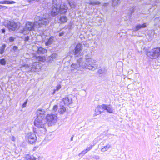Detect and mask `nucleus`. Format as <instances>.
Segmentation results:
<instances>
[{
  "mask_svg": "<svg viewBox=\"0 0 160 160\" xmlns=\"http://www.w3.org/2000/svg\"><path fill=\"white\" fill-rule=\"evenodd\" d=\"M82 45L80 43H78L77 44L75 48L74 54L75 57H77L80 53L81 50L82 49Z\"/></svg>",
  "mask_w": 160,
  "mask_h": 160,
  "instance_id": "obj_12",
  "label": "nucleus"
},
{
  "mask_svg": "<svg viewBox=\"0 0 160 160\" xmlns=\"http://www.w3.org/2000/svg\"><path fill=\"white\" fill-rule=\"evenodd\" d=\"M94 146V145H91L89 147H87L86 149H84L83 150L81 153V154H83L84 155L86 154L88 152L90 151L92 148V147Z\"/></svg>",
  "mask_w": 160,
  "mask_h": 160,
  "instance_id": "obj_17",
  "label": "nucleus"
},
{
  "mask_svg": "<svg viewBox=\"0 0 160 160\" xmlns=\"http://www.w3.org/2000/svg\"><path fill=\"white\" fill-rule=\"evenodd\" d=\"M110 145H107L104 146L103 148H102L101 149V151L102 152H104L108 149L110 147Z\"/></svg>",
  "mask_w": 160,
  "mask_h": 160,
  "instance_id": "obj_25",
  "label": "nucleus"
},
{
  "mask_svg": "<svg viewBox=\"0 0 160 160\" xmlns=\"http://www.w3.org/2000/svg\"><path fill=\"white\" fill-rule=\"evenodd\" d=\"M7 27L10 31H14L18 28V26L15 22L9 21L8 23Z\"/></svg>",
  "mask_w": 160,
  "mask_h": 160,
  "instance_id": "obj_10",
  "label": "nucleus"
},
{
  "mask_svg": "<svg viewBox=\"0 0 160 160\" xmlns=\"http://www.w3.org/2000/svg\"><path fill=\"white\" fill-rule=\"evenodd\" d=\"M15 3L13 1H9L4 0L0 2V4H11Z\"/></svg>",
  "mask_w": 160,
  "mask_h": 160,
  "instance_id": "obj_21",
  "label": "nucleus"
},
{
  "mask_svg": "<svg viewBox=\"0 0 160 160\" xmlns=\"http://www.w3.org/2000/svg\"><path fill=\"white\" fill-rule=\"evenodd\" d=\"M6 61L4 58H2L0 60V63L1 64L3 65H5Z\"/></svg>",
  "mask_w": 160,
  "mask_h": 160,
  "instance_id": "obj_29",
  "label": "nucleus"
},
{
  "mask_svg": "<svg viewBox=\"0 0 160 160\" xmlns=\"http://www.w3.org/2000/svg\"><path fill=\"white\" fill-rule=\"evenodd\" d=\"M29 37L28 36L25 37V38L24 39V40L25 42L28 41H29Z\"/></svg>",
  "mask_w": 160,
  "mask_h": 160,
  "instance_id": "obj_37",
  "label": "nucleus"
},
{
  "mask_svg": "<svg viewBox=\"0 0 160 160\" xmlns=\"http://www.w3.org/2000/svg\"><path fill=\"white\" fill-rule=\"evenodd\" d=\"M120 0H113L112 5V6H117L119 3Z\"/></svg>",
  "mask_w": 160,
  "mask_h": 160,
  "instance_id": "obj_26",
  "label": "nucleus"
},
{
  "mask_svg": "<svg viewBox=\"0 0 160 160\" xmlns=\"http://www.w3.org/2000/svg\"><path fill=\"white\" fill-rule=\"evenodd\" d=\"M46 123L45 119H41L40 118H36L34 122V124L35 126L38 128H42L45 132L46 129L45 128V125Z\"/></svg>",
  "mask_w": 160,
  "mask_h": 160,
  "instance_id": "obj_6",
  "label": "nucleus"
},
{
  "mask_svg": "<svg viewBox=\"0 0 160 160\" xmlns=\"http://www.w3.org/2000/svg\"><path fill=\"white\" fill-rule=\"evenodd\" d=\"M14 38L13 37H10L9 38V41L10 42H12L14 41Z\"/></svg>",
  "mask_w": 160,
  "mask_h": 160,
  "instance_id": "obj_38",
  "label": "nucleus"
},
{
  "mask_svg": "<svg viewBox=\"0 0 160 160\" xmlns=\"http://www.w3.org/2000/svg\"><path fill=\"white\" fill-rule=\"evenodd\" d=\"M54 37H51L48 41L45 43V45L46 46H48L52 44L54 40Z\"/></svg>",
  "mask_w": 160,
  "mask_h": 160,
  "instance_id": "obj_19",
  "label": "nucleus"
},
{
  "mask_svg": "<svg viewBox=\"0 0 160 160\" xmlns=\"http://www.w3.org/2000/svg\"><path fill=\"white\" fill-rule=\"evenodd\" d=\"M52 4H53V5L54 6H58V4L57 2V0H52Z\"/></svg>",
  "mask_w": 160,
  "mask_h": 160,
  "instance_id": "obj_30",
  "label": "nucleus"
},
{
  "mask_svg": "<svg viewBox=\"0 0 160 160\" xmlns=\"http://www.w3.org/2000/svg\"><path fill=\"white\" fill-rule=\"evenodd\" d=\"M110 112H111H111H112V111H111V110Z\"/></svg>",
  "mask_w": 160,
  "mask_h": 160,
  "instance_id": "obj_51",
  "label": "nucleus"
},
{
  "mask_svg": "<svg viewBox=\"0 0 160 160\" xmlns=\"http://www.w3.org/2000/svg\"><path fill=\"white\" fill-rule=\"evenodd\" d=\"M60 21L62 23H64L67 22V18L65 16H62L60 17Z\"/></svg>",
  "mask_w": 160,
  "mask_h": 160,
  "instance_id": "obj_23",
  "label": "nucleus"
},
{
  "mask_svg": "<svg viewBox=\"0 0 160 160\" xmlns=\"http://www.w3.org/2000/svg\"><path fill=\"white\" fill-rule=\"evenodd\" d=\"M41 63L39 62H33L31 65H28V64L24 65L22 67H25L26 70L28 71L32 72L38 71L41 67Z\"/></svg>",
  "mask_w": 160,
  "mask_h": 160,
  "instance_id": "obj_3",
  "label": "nucleus"
},
{
  "mask_svg": "<svg viewBox=\"0 0 160 160\" xmlns=\"http://www.w3.org/2000/svg\"><path fill=\"white\" fill-rule=\"evenodd\" d=\"M64 34V33L63 32H61V33H59V36H63Z\"/></svg>",
  "mask_w": 160,
  "mask_h": 160,
  "instance_id": "obj_46",
  "label": "nucleus"
},
{
  "mask_svg": "<svg viewBox=\"0 0 160 160\" xmlns=\"http://www.w3.org/2000/svg\"><path fill=\"white\" fill-rule=\"evenodd\" d=\"M90 5H99L100 3L98 1H90L89 3Z\"/></svg>",
  "mask_w": 160,
  "mask_h": 160,
  "instance_id": "obj_28",
  "label": "nucleus"
},
{
  "mask_svg": "<svg viewBox=\"0 0 160 160\" xmlns=\"http://www.w3.org/2000/svg\"><path fill=\"white\" fill-rule=\"evenodd\" d=\"M45 111L44 109H38L37 111V118H40L45 119Z\"/></svg>",
  "mask_w": 160,
  "mask_h": 160,
  "instance_id": "obj_11",
  "label": "nucleus"
},
{
  "mask_svg": "<svg viewBox=\"0 0 160 160\" xmlns=\"http://www.w3.org/2000/svg\"><path fill=\"white\" fill-rule=\"evenodd\" d=\"M26 138L30 143H34L37 139L36 134L32 132L28 133L26 136Z\"/></svg>",
  "mask_w": 160,
  "mask_h": 160,
  "instance_id": "obj_9",
  "label": "nucleus"
},
{
  "mask_svg": "<svg viewBox=\"0 0 160 160\" xmlns=\"http://www.w3.org/2000/svg\"><path fill=\"white\" fill-rule=\"evenodd\" d=\"M46 118L48 126H52L56 122L57 117L56 115L48 114Z\"/></svg>",
  "mask_w": 160,
  "mask_h": 160,
  "instance_id": "obj_7",
  "label": "nucleus"
},
{
  "mask_svg": "<svg viewBox=\"0 0 160 160\" xmlns=\"http://www.w3.org/2000/svg\"><path fill=\"white\" fill-rule=\"evenodd\" d=\"M56 55V54H52L51 55V57L52 58L55 57Z\"/></svg>",
  "mask_w": 160,
  "mask_h": 160,
  "instance_id": "obj_45",
  "label": "nucleus"
},
{
  "mask_svg": "<svg viewBox=\"0 0 160 160\" xmlns=\"http://www.w3.org/2000/svg\"><path fill=\"white\" fill-rule=\"evenodd\" d=\"M157 20H159L160 21V20L159 19V18H156L155 19V22H157Z\"/></svg>",
  "mask_w": 160,
  "mask_h": 160,
  "instance_id": "obj_44",
  "label": "nucleus"
},
{
  "mask_svg": "<svg viewBox=\"0 0 160 160\" xmlns=\"http://www.w3.org/2000/svg\"><path fill=\"white\" fill-rule=\"evenodd\" d=\"M73 136H72L71 138V141H72L73 139Z\"/></svg>",
  "mask_w": 160,
  "mask_h": 160,
  "instance_id": "obj_49",
  "label": "nucleus"
},
{
  "mask_svg": "<svg viewBox=\"0 0 160 160\" xmlns=\"http://www.w3.org/2000/svg\"><path fill=\"white\" fill-rule=\"evenodd\" d=\"M106 110L108 112L110 113V108L108 106L103 104L102 106H98L96 108L95 112L98 115Z\"/></svg>",
  "mask_w": 160,
  "mask_h": 160,
  "instance_id": "obj_8",
  "label": "nucleus"
},
{
  "mask_svg": "<svg viewBox=\"0 0 160 160\" xmlns=\"http://www.w3.org/2000/svg\"><path fill=\"white\" fill-rule=\"evenodd\" d=\"M58 108V106L57 105H54L53 108L52 112H55Z\"/></svg>",
  "mask_w": 160,
  "mask_h": 160,
  "instance_id": "obj_34",
  "label": "nucleus"
},
{
  "mask_svg": "<svg viewBox=\"0 0 160 160\" xmlns=\"http://www.w3.org/2000/svg\"><path fill=\"white\" fill-rule=\"evenodd\" d=\"M86 62H84L82 58H80L77 61V63H73L71 66V71L72 72H76L77 71H82L86 69L94 71L98 67L96 61L92 58H87L86 56Z\"/></svg>",
  "mask_w": 160,
  "mask_h": 160,
  "instance_id": "obj_1",
  "label": "nucleus"
},
{
  "mask_svg": "<svg viewBox=\"0 0 160 160\" xmlns=\"http://www.w3.org/2000/svg\"><path fill=\"white\" fill-rule=\"evenodd\" d=\"M6 45L5 44H3L2 46L0 48V53L1 54H3L4 52Z\"/></svg>",
  "mask_w": 160,
  "mask_h": 160,
  "instance_id": "obj_22",
  "label": "nucleus"
},
{
  "mask_svg": "<svg viewBox=\"0 0 160 160\" xmlns=\"http://www.w3.org/2000/svg\"><path fill=\"white\" fill-rule=\"evenodd\" d=\"M27 103V100H26V102H25L22 104V107H25L26 106V105Z\"/></svg>",
  "mask_w": 160,
  "mask_h": 160,
  "instance_id": "obj_39",
  "label": "nucleus"
},
{
  "mask_svg": "<svg viewBox=\"0 0 160 160\" xmlns=\"http://www.w3.org/2000/svg\"><path fill=\"white\" fill-rule=\"evenodd\" d=\"M2 33H4L5 32V29H2Z\"/></svg>",
  "mask_w": 160,
  "mask_h": 160,
  "instance_id": "obj_48",
  "label": "nucleus"
},
{
  "mask_svg": "<svg viewBox=\"0 0 160 160\" xmlns=\"http://www.w3.org/2000/svg\"><path fill=\"white\" fill-rule=\"evenodd\" d=\"M135 7H132L130 9V15H131L132 13L135 11Z\"/></svg>",
  "mask_w": 160,
  "mask_h": 160,
  "instance_id": "obj_32",
  "label": "nucleus"
},
{
  "mask_svg": "<svg viewBox=\"0 0 160 160\" xmlns=\"http://www.w3.org/2000/svg\"><path fill=\"white\" fill-rule=\"evenodd\" d=\"M147 56L151 59H156L160 57V48L157 47L148 51Z\"/></svg>",
  "mask_w": 160,
  "mask_h": 160,
  "instance_id": "obj_4",
  "label": "nucleus"
},
{
  "mask_svg": "<svg viewBox=\"0 0 160 160\" xmlns=\"http://www.w3.org/2000/svg\"><path fill=\"white\" fill-rule=\"evenodd\" d=\"M28 2L30 3H33L36 1H38L37 0H28Z\"/></svg>",
  "mask_w": 160,
  "mask_h": 160,
  "instance_id": "obj_40",
  "label": "nucleus"
},
{
  "mask_svg": "<svg viewBox=\"0 0 160 160\" xmlns=\"http://www.w3.org/2000/svg\"><path fill=\"white\" fill-rule=\"evenodd\" d=\"M1 8H3L4 9H6L7 8V7L5 6L0 5Z\"/></svg>",
  "mask_w": 160,
  "mask_h": 160,
  "instance_id": "obj_43",
  "label": "nucleus"
},
{
  "mask_svg": "<svg viewBox=\"0 0 160 160\" xmlns=\"http://www.w3.org/2000/svg\"><path fill=\"white\" fill-rule=\"evenodd\" d=\"M98 138H97L95 139L94 140V142H95V141H97V139H98Z\"/></svg>",
  "mask_w": 160,
  "mask_h": 160,
  "instance_id": "obj_50",
  "label": "nucleus"
},
{
  "mask_svg": "<svg viewBox=\"0 0 160 160\" xmlns=\"http://www.w3.org/2000/svg\"><path fill=\"white\" fill-rule=\"evenodd\" d=\"M69 4L71 6V8H74L75 6V4H72V3L71 2H69Z\"/></svg>",
  "mask_w": 160,
  "mask_h": 160,
  "instance_id": "obj_36",
  "label": "nucleus"
},
{
  "mask_svg": "<svg viewBox=\"0 0 160 160\" xmlns=\"http://www.w3.org/2000/svg\"><path fill=\"white\" fill-rule=\"evenodd\" d=\"M51 5H52L50 2H47V4H45L44 6L43 5V7L44 8H48L50 9L51 7Z\"/></svg>",
  "mask_w": 160,
  "mask_h": 160,
  "instance_id": "obj_27",
  "label": "nucleus"
},
{
  "mask_svg": "<svg viewBox=\"0 0 160 160\" xmlns=\"http://www.w3.org/2000/svg\"><path fill=\"white\" fill-rule=\"evenodd\" d=\"M39 61L43 62H44L45 61L46 59L45 58V57H39Z\"/></svg>",
  "mask_w": 160,
  "mask_h": 160,
  "instance_id": "obj_31",
  "label": "nucleus"
},
{
  "mask_svg": "<svg viewBox=\"0 0 160 160\" xmlns=\"http://www.w3.org/2000/svg\"><path fill=\"white\" fill-rule=\"evenodd\" d=\"M60 107L58 112L60 114H62L66 112V109L63 105H60Z\"/></svg>",
  "mask_w": 160,
  "mask_h": 160,
  "instance_id": "obj_20",
  "label": "nucleus"
},
{
  "mask_svg": "<svg viewBox=\"0 0 160 160\" xmlns=\"http://www.w3.org/2000/svg\"><path fill=\"white\" fill-rule=\"evenodd\" d=\"M11 138L12 139V140L13 141H15V138L14 137V136H12L11 137Z\"/></svg>",
  "mask_w": 160,
  "mask_h": 160,
  "instance_id": "obj_42",
  "label": "nucleus"
},
{
  "mask_svg": "<svg viewBox=\"0 0 160 160\" xmlns=\"http://www.w3.org/2000/svg\"><path fill=\"white\" fill-rule=\"evenodd\" d=\"M18 48L17 47L14 46L13 47V50L14 51H15L16 50H17L18 49Z\"/></svg>",
  "mask_w": 160,
  "mask_h": 160,
  "instance_id": "obj_41",
  "label": "nucleus"
},
{
  "mask_svg": "<svg viewBox=\"0 0 160 160\" xmlns=\"http://www.w3.org/2000/svg\"><path fill=\"white\" fill-rule=\"evenodd\" d=\"M61 103H64L65 105L68 106L72 103V99L69 97H66L63 99Z\"/></svg>",
  "mask_w": 160,
  "mask_h": 160,
  "instance_id": "obj_13",
  "label": "nucleus"
},
{
  "mask_svg": "<svg viewBox=\"0 0 160 160\" xmlns=\"http://www.w3.org/2000/svg\"><path fill=\"white\" fill-rule=\"evenodd\" d=\"M58 6L52 5L53 8L51 12V14L52 16H55L59 12Z\"/></svg>",
  "mask_w": 160,
  "mask_h": 160,
  "instance_id": "obj_15",
  "label": "nucleus"
},
{
  "mask_svg": "<svg viewBox=\"0 0 160 160\" xmlns=\"http://www.w3.org/2000/svg\"><path fill=\"white\" fill-rule=\"evenodd\" d=\"M36 25H35V22H26L25 27L21 30L20 32L26 34L28 33L30 31L34 30L35 27L36 28Z\"/></svg>",
  "mask_w": 160,
  "mask_h": 160,
  "instance_id": "obj_5",
  "label": "nucleus"
},
{
  "mask_svg": "<svg viewBox=\"0 0 160 160\" xmlns=\"http://www.w3.org/2000/svg\"><path fill=\"white\" fill-rule=\"evenodd\" d=\"M49 15L46 14L44 15L42 17L36 16L34 20L35 22V25L37 28H39L43 26H46L49 23Z\"/></svg>",
  "mask_w": 160,
  "mask_h": 160,
  "instance_id": "obj_2",
  "label": "nucleus"
},
{
  "mask_svg": "<svg viewBox=\"0 0 160 160\" xmlns=\"http://www.w3.org/2000/svg\"><path fill=\"white\" fill-rule=\"evenodd\" d=\"M105 72V70H103L101 69H100L98 70V72L99 74H102L103 73H104Z\"/></svg>",
  "mask_w": 160,
  "mask_h": 160,
  "instance_id": "obj_35",
  "label": "nucleus"
},
{
  "mask_svg": "<svg viewBox=\"0 0 160 160\" xmlns=\"http://www.w3.org/2000/svg\"><path fill=\"white\" fill-rule=\"evenodd\" d=\"M133 72V71L132 70H130V71H129L128 72V73H132Z\"/></svg>",
  "mask_w": 160,
  "mask_h": 160,
  "instance_id": "obj_47",
  "label": "nucleus"
},
{
  "mask_svg": "<svg viewBox=\"0 0 160 160\" xmlns=\"http://www.w3.org/2000/svg\"><path fill=\"white\" fill-rule=\"evenodd\" d=\"M47 52V50L42 48H38L37 51L38 54H43Z\"/></svg>",
  "mask_w": 160,
  "mask_h": 160,
  "instance_id": "obj_18",
  "label": "nucleus"
},
{
  "mask_svg": "<svg viewBox=\"0 0 160 160\" xmlns=\"http://www.w3.org/2000/svg\"><path fill=\"white\" fill-rule=\"evenodd\" d=\"M146 23H144L142 25L139 24L136 26L135 28L134 29V31H137L141 28H144L147 27Z\"/></svg>",
  "mask_w": 160,
  "mask_h": 160,
  "instance_id": "obj_16",
  "label": "nucleus"
},
{
  "mask_svg": "<svg viewBox=\"0 0 160 160\" xmlns=\"http://www.w3.org/2000/svg\"><path fill=\"white\" fill-rule=\"evenodd\" d=\"M27 160H35L36 158H35L33 156H29L27 155L26 157Z\"/></svg>",
  "mask_w": 160,
  "mask_h": 160,
  "instance_id": "obj_24",
  "label": "nucleus"
},
{
  "mask_svg": "<svg viewBox=\"0 0 160 160\" xmlns=\"http://www.w3.org/2000/svg\"><path fill=\"white\" fill-rule=\"evenodd\" d=\"M61 88V86L60 85H58L56 87V89L54 90V91L53 92V94H54L55 91H58L60 88Z\"/></svg>",
  "mask_w": 160,
  "mask_h": 160,
  "instance_id": "obj_33",
  "label": "nucleus"
},
{
  "mask_svg": "<svg viewBox=\"0 0 160 160\" xmlns=\"http://www.w3.org/2000/svg\"><path fill=\"white\" fill-rule=\"evenodd\" d=\"M68 8L67 6L64 3L61 4L60 7L59 12V13L61 14L67 12Z\"/></svg>",
  "mask_w": 160,
  "mask_h": 160,
  "instance_id": "obj_14",
  "label": "nucleus"
}]
</instances>
